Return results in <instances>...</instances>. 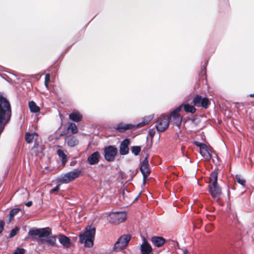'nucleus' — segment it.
I'll list each match as a JSON object with an SVG mask.
<instances>
[{
    "mask_svg": "<svg viewBox=\"0 0 254 254\" xmlns=\"http://www.w3.org/2000/svg\"><path fill=\"white\" fill-rule=\"evenodd\" d=\"M153 115H150L148 116H145L142 119V121L136 125H134L135 127H140L147 125L153 119Z\"/></svg>",
    "mask_w": 254,
    "mask_h": 254,
    "instance_id": "obj_18",
    "label": "nucleus"
},
{
    "mask_svg": "<svg viewBox=\"0 0 254 254\" xmlns=\"http://www.w3.org/2000/svg\"><path fill=\"white\" fill-rule=\"evenodd\" d=\"M183 106H184V105L182 104V105H180L179 106H178V107H177L174 111L178 113L179 111H180L182 110Z\"/></svg>",
    "mask_w": 254,
    "mask_h": 254,
    "instance_id": "obj_40",
    "label": "nucleus"
},
{
    "mask_svg": "<svg viewBox=\"0 0 254 254\" xmlns=\"http://www.w3.org/2000/svg\"><path fill=\"white\" fill-rule=\"evenodd\" d=\"M140 170L143 175V182L144 183L146 179L150 173L149 165L147 157H145L142 162L140 163Z\"/></svg>",
    "mask_w": 254,
    "mask_h": 254,
    "instance_id": "obj_10",
    "label": "nucleus"
},
{
    "mask_svg": "<svg viewBox=\"0 0 254 254\" xmlns=\"http://www.w3.org/2000/svg\"><path fill=\"white\" fill-rule=\"evenodd\" d=\"M20 210H21V209L18 208L12 209L10 211L9 213V221H11L12 218L15 215H16Z\"/></svg>",
    "mask_w": 254,
    "mask_h": 254,
    "instance_id": "obj_26",
    "label": "nucleus"
},
{
    "mask_svg": "<svg viewBox=\"0 0 254 254\" xmlns=\"http://www.w3.org/2000/svg\"><path fill=\"white\" fill-rule=\"evenodd\" d=\"M69 118L73 122H79L81 120L82 116L78 111L74 110L69 114Z\"/></svg>",
    "mask_w": 254,
    "mask_h": 254,
    "instance_id": "obj_17",
    "label": "nucleus"
},
{
    "mask_svg": "<svg viewBox=\"0 0 254 254\" xmlns=\"http://www.w3.org/2000/svg\"><path fill=\"white\" fill-rule=\"evenodd\" d=\"M50 80V74H46L45 75V82H44V83H45V85L47 87V88H48V84H49V82Z\"/></svg>",
    "mask_w": 254,
    "mask_h": 254,
    "instance_id": "obj_33",
    "label": "nucleus"
},
{
    "mask_svg": "<svg viewBox=\"0 0 254 254\" xmlns=\"http://www.w3.org/2000/svg\"><path fill=\"white\" fill-rule=\"evenodd\" d=\"M202 99V98L200 95H196L193 100V103L194 106L199 107Z\"/></svg>",
    "mask_w": 254,
    "mask_h": 254,
    "instance_id": "obj_27",
    "label": "nucleus"
},
{
    "mask_svg": "<svg viewBox=\"0 0 254 254\" xmlns=\"http://www.w3.org/2000/svg\"><path fill=\"white\" fill-rule=\"evenodd\" d=\"M118 150L115 145H108L103 149V155L105 159L108 162H113L118 153Z\"/></svg>",
    "mask_w": 254,
    "mask_h": 254,
    "instance_id": "obj_6",
    "label": "nucleus"
},
{
    "mask_svg": "<svg viewBox=\"0 0 254 254\" xmlns=\"http://www.w3.org/2000/svg\"><path fill=\"white\" fill-rule=\"evenodd\" d=\"M151 242L157 247H162L165 242V239L161 237L154 236L152 237Z\"/></svg>",
    "mask_w": 254,
    "mask_h": 254,
    "instance_id": "obj_16",
    "label": "nucleus"
},
{
    "mask_svg": "<svg viewBox=\"0 0 254 254\" xmlns=\"http://www.w3.org/2000/svg\"><path fill=\"white\" fill-rule=\"evenodd\" d=\"M199 152L202 156L206 160H209L211 158V155L208 150L207 145L203 147L201 149L199 150Z\"/></svg>",
    "mask_w": 254,
    "mask_h": 254,
    "instance_id": "obj_20",
    "label": "nucleus"
},
{
    "mask_svg": "<svg viewBox=\"0 0 254 254\" xmlns=\"http://www.w3.org/2000/svg\"><path fill=\"white\" fill-rule=\"evenodd\" d=\"M250 96L252 97H254V94H250Z\"/></svg>",
    "mask_w": 254,
    "mask_h": 254,
    "instance_id": "obj_45",
    "label": "nucleus"
},
{
    "mask_svg": "<svg viewBox=\"0 0 254 254\" xmlns=\"http://www.w3.org/2000/svg\"><path fill=\"white\" fill-rule=\"evenodd\" d=\"M29 107L30 111L32 113H37L40 112V108L33 101L29 102Z\"/></svg>",
    "mask_w": 254,
    "mask_h": 254,
    "instance_id": "obj_21",
    "label": "nucleus"
},
{
    "mask_svg": "<svg viewBox=\"0 0 254 254\" xmlns=\"http://www.w3.org/2000/svg\"><path fill=\"white\" fill-rule=\"evenodd\" d=\"M169 125V118L167 116L162 115L158 118L155 127L158 131L162 132L168 127Z\"/></svg>",
    "mask_w": 254,
    "mask_h": 254,
    "instance_id": "obj_7",
    "label": "nucleus"
},
{
    "mask_svg": "<svg viewBox=\"0 0 254 254\" xmlns=\"http://www.w3.org/2000/svg\"><path fill=\"white\" fill-rule=\"evenodd\" d=\"M82 171L79 169H74L63 176H61L58 179L59 182L62 184H66L77 178L81 174Z\"/></svg>",
    "mask_w": 254,
    "mask_h": 254,
    "instance_id": "obj_5",
    "label": "nucleus"
},
{
    "mask_svg": "<svg viewBox=\"0 0 254 254\" xmlns=\"http://www.w3.org/2000/svg\"><path fill=\"white\" fill-rule=\"evenodd\" d=\"M66 142L68 146L73 147L77 145L78 143V140L75 136H71L67 138Z\"/></svg>",
    "mask_w": 254,
    "mask_h": 254,
    "instance_id": "obj_19",
    "label": "nucleus"
},
{
    "mask_svg": "<svg viewBox=\"0 0 254 254\" xmlns=\"http://www.w3.org/2000/svg\"><path fill=\"white\" fill-rule=\"evenodd\" d=\"M207 63H205L204 64V66L203 69H202V72L204 71V73H206V66H207Z\"/></svg>",
    "mask_w": 254,
    "mask_h": 254,
    "instance_id": "obj_41",
    "label": "nucleus"
},
{
    "mask_svg": "<svg viewBox=\"0 0 254 254\" xmlns=\"http://www.w3.org/2000/svg\"><path fill=\"white\" fill-rule=\"evenodd\" d=\"M131 151L134 155L137 156L141 151V147L139 146H133L131 148Z\"/></svg>",
    "mask_w": 254,
    "mask_h": 254,
    "instance_id": "obj_30",
    "label": "nucleus"
},
{
    "mask_svg": "<svg viewBox=\"0 0 254 254\" xmlns=\"http://www.w3.org/2000/svg\"><path fill=\"white\" fill-rule=\"evenodd\" d=\"M183 254H188V251L187 250H184L183 252Z\"/></svg>",
    "mask_w": 254,
    "mask_h": 254,
    "instance_id": "obj_44",
    "label": "nucleus"
},
{
    "mask_svg": "<svg viewBox=\"0 0 254 254\" xmlns=\"http://www.w3.org/2000/svg\"><path fill=\"white\" fill-rule=\"evenodd\" d=\"M38 145V139H37V138H35V143H34V146L35 147H37V146Z\"/></svg>",
    "mask_w": 254,
    "mask_h": 254,
    "instance_id": "obj_43",
    "label": "nucleus"
},
{
    "mask_svg": "<svg viewBox=\"0 0 254 254\" xmlns=\"http://www.w3.org/2000/svg\"><path fill=\"white\" fill-rule=\"evenodd\" d=\"M172 118L174 119L177 117H182L178 112L173 111L171 113Z\"/></svg>",
    "mask_w": 254,
    "mask_h": 254,
    "instance_id": "obj_36",
    "label": "nucleus"
},
{
    "mask_svg": "<svg viewBox=\"0 0 254 254\" xmlns=\"http://www.w3.org/2000/svg\"><path fill=\"white\" fill-rule=\"evenodd\" d=\"M25 250L23 248H17L13 254H24Z\"/></svg>",
    "mask_w": 254,
    "mask_h": 254,
    "instance_id": "obj_34",
    "label": "nucleus"
},
{
    "mask_svg": "<svg viewBox=\"0 0 254 254\" xmlns=\"http://www.w3.org/2000/svg\"><path fill=\"white\" fill-rule=\"evenodd\" d=\"M236 179L239 184H240V185H241L243 186H245V184H246L245 180L243 178H241L240 176L236 175Z\"/></svg>",
    "mask_w": 254,
    "mask_h": 254,
    "instance_id": "obj_31",
    "label": "nucleus"
},
{
    "mask_svg": "<svg viewBox=\"0 0 254 254\" xmlns=\"http://www.w3.org/2000/svg\"><path fill=\"white\" fill-rule=\"evenodd\" d=\"M59 242L65 248H68L71 246L70 240L69 238L64 235H60L59 237Z\"/></svg>",
    "mask_w": 254,
    "mask_h": 254,
    "instance_id": "obj_15",
    "label": "nucleus"
},
{
    "mask_svg": "<svg viewBox=\"0 0 254 254\" xmlns=\"http://www.w3.org/2000/svg\"><path fill=\"white\" fill-rule=\"evenodd\" d=\"M68 130L71 131L72 133H76L78 131L77 126L74 123H69L68 127H67Z\"/></svg>",
    "mask_w": 254,
    "mask_h": 254,
    "instance_id": "obj_25",
    "label": "nucleus"
},
{
    "mask_svg": "<svg viewBox=\"0 0 254 254\" xmlns=\"http://www.w3.org/2000/svg\"><path fill=\"white\" fill-rule=\"evenodd\" d=\"M4 225V222L2 220H0V233H1L3 230Z\"/></svg>",
    "mask_w": 254,
    "mask_h": 254,
    "instance_id": "obj_38",
    "label": "nucleus"
},
{
    "mask_svg": "<svg viewBox=\"0 0 254 254\" xmlns=\"http://www.w3.org/2000/svg\"><path fill=\"white\" fill-rule=\"evenodd\" d=\"M52 230L49 227L43 228H32L28 231V235L35 240L34 236H38L40 239L38 242L40 244H46L48 246L55 247L56 245L57 237L51 236Z\"/></svg>",
    "mask_w": 254,
    "mask_h": 254,
    "instance_id": "obj_1",
    "label": "nucleus"
},
{
    "mask_svg": "<svg viewBox=\"0 0 254 254\" xmlns=\"http://www.w3.org/2000/svg\"><path fill=\"white\" fill-rule=\"evenodd\" d=\"M60 190V185H57L54 188L50 190V193H55Z\"/></svg>",
    "mask_w": 254,
    "mask_h": 254,
    "instance_id": "obj_37",
    "label": "nucleus"
},
{
    "mask_svg": "<svg viewBox=\"0 0 254 254\" xmlns=\"http://www.w3.org/2000/svg\"><path fill=\"white\" fill-rule=\"evenodd\" d=\"M217 178V171H214L210 174L208 185L209 192L213 197H219L221 194V189L218 185Z\"/></svg>",
    "mask_w": 254,
    "mask_h": 254,
    "instance_id": "obj_4",
    "label": "nucleus"
},
{
    "mask_svg": "<svg viewBox=\"0 0 254 254\" xmlns=\"http://www.w3.org/2000/svg\"><path fill=\"white\" fill-rule=\"evenodd\" d=\"M96 229L90 225L87 226L85 229L83 234L79 235L80 242L84 244V246L91 248L93 246V241L95 238Z\"/></svg>",
    "mask_w": 254,
    "mask_h": 254,
    "instance_id": "obj_3",
    "label": "nucleus"
},
{
    "mask_svg": "<svg viewBox=\"0 0 254 254\" xmlns=\"http://www.w3.org/2000/svg\"><path fill=\"white\" fill-rule=\"evenodd\" d=\"M100 158V155L98 151H95L87 157V162L91 165H93L98 163Z\"/></svg>",
    "mask_w": 254,
    "mask_h": 254,
    "instance_id": "obj_13",
    "label": "nucleus"
},
{
    "mask_svg": "<svg viewBox=\"0 0 254 254\" xmlns=\"http://www.w3.org/2000/svg\"><path fill=\"white\" fill-rule=\"evenodd\" d=\"M194 144L196 146L199 147V150L201 149L203 147H204V146L206 145V144L203 143H201L198 141L195 142Z\"/></svg>",
    "mask_w": 254,
    "mask_h": 254,
    "instance_id": "obj_35",
    "label": "nucleus"
},
{
    "mask_svg": "<svg viewBox=\"0 0 254 254\" xmlns=\"http://www.w3.org/2000/svg\"><path fill=\"white\" fill-rule=\"evenodd\" d=\"M135 128L134 125L130 124H124L120 123L117 125L114 128L120 132H123L127 130L132 129Z\"/></svg>",
    "mask_w": 254,
    "mask_h": 254,
    "instance_id": "obj_12",
    "label": "nucleus"
},
{
    "mask_svg": "<svg viewBox=\"0 0 254 254\" xmlns=\"http://www.w3.org/2000/svg\"><path fill=\"white\" fill-rule=\"evenodd\" d=\"M184 108L187 113L193 114L196 111V109L193 106L190 105L189 104L184 105Z\"/></svg>",
    "mask_w": 254,
    "mask_h": 254,
    "instance_id": "obj_24",
    "label": "nucleus"
},
{
    "mask_svg": "<svg viewBox=\"0 0 254 254\" xmlns=\"http://www.w3.org/2000/svg\"><path fill=\"white\" fill-rule=\"evenodd\" d=\"M140 248L142 254H150L152 250L151 246L144 238H143V243L141 245Z\"/></svg>",
    "mask_w": 254,
    "mask_h": 254,
    "instance_id": "obj_14",
    "label": "nucleus"
},
{
    "mask_svg": "<svg viewBox=\"0 0 254 254\" xmlns=\"http://www.w3.org/2000/svg\"><path fill=\"white\" fill-rule=\"evenodd\" d=\"M130 238V235H124L120 237L115 244L114 250L116 252L120 251L127 245Z\"/></svg>",
    "mask_w": 254,
    "mask_h": 254,
    "instance_id": "obj_8",
    "label": "nucleus"
},
{
    "mask_svg": "<svg viewBox=\"0 0 254 254\" xmlns=\"http://www.w3.org/2000/svg\"><path fill=\"white\" fill-rule=\"evenodd\" d=\"M18 230H19V228L18 226H16L14 228L12 229L10 231V233L9 235V237L12 238L14 236H15L17 234V231H18Z\"/></svg>",
    "mask_w": 254,
    "mask_h": 254,
    "instance_id": "obj_32",
    "label": "nucleus"
},
{
    "mask_svg": "<svg viewBox=\"0 0 254 254\" xmlns=\"http://www.w3.org/2000/svg\"><path fill=\"white\" fill-rule=\"evenodd\" d=\"M149 133L151 137H153L155 133V131L154 129H151L149 130Z\"/></svg>",
    "mask_w": 254,
    "mask_h": 254,
    "instance_id": "obj_39",
    "label": "nucleus"
},
{
    "mask_svg": "<svg viewBox=\"0 0 254 254\" xmlns=\"http://www.w3.org/2000/svg\"><path fill=\"white\" fill-rule=\"evenodd\" d=\"M57 154L62 158V163L63 165H65L67 161V156L64 153V151L61 149L57 150Z\"/></svg>",
    "mask_w": 254,
    "mask_h": 254,
    "instance_id": "obj_23",
    "label": "nucleus"
},
{
    "mask_svg": "<svg viewBox=\"0 0 254 254\" xmlns=\"http://www.w3.org/2000/svg\"><path fill=\"white\" fill-rule=\"evenodd\" d=\"M139 196V195H138V196L135 198V200H137V199L138 198Z\"/></svg>",
    "mask_w": 254,
    "mask_h": 254,
    "instance_id": "obj_46",
    "label": "nucleus"
},
{
    "mask_svg": "<svg viewBox=\"0 0 254 254\" xmlns=\"http://www.w3.org/2000/svg\"><path fill=\"white\" fill-rule=\"evenodd\" d=\"M126 219L125 213L115 212L110 214L108 217L109 220L112 223L119 224Z\"/></svg>",
    "mask_w": 254,
    "mask_h": 254,
    "instance_id": "obj_9",
    "label": "nucleus"
},
{
    "mask_svg": "<svg viewBox=\"0 0 254 254\" xmlns=\"http://www.w3.org/2000/svg\"><path fill=\"white\" fill-rule=\"evenodd\" d=\"M172 120L173 125L179 128L182 124V117H177L176 118L172 119Z\"/></svg>",
    "mask_w": 254,
    "mask_h": 254,
    "instance_id": "obj_28",
    "label": "nucleus"
},
{
    "mask_svg": "<svg viewBox=\"0 0 254 254\" xmlns=\"http://www.w3.org/2000/svg\"><path fill=\"white\" fill-rule=\"evenodd\" d=\"M35 137H38V134L36 132H34L31 134L29 132H27L25 134V140L28 143H30L32 142L33 140L34 139Z\"/></svg>",
    "mask_w": 254,
    "mask_h": 254,
    "instance_id": "obj_22",
    "label": "nucleus"
},
{
    "mask_svg": "<svg viewBox=\"0 0 254 254\" xmlns=\"http://www.w3.org/2000/svg\"><path fill=\"white\" fill-rule=\"evenodd\" d=\"M32 201H29L28 202H27L25 205L27 206V207H30L32 205Z\"/></svg>",
    "mask_w": 254,
    "mask_h": 254,
    "instance_id": "obj_42",
    "label": "nucleus"
},
{
    "mask_svg": "<svg viewBox=\"0 0 254 254\" xmlns=\"http://www.w3.org/2000/svg\"><path fill=\"white\" fill-rule=\"evenodd\" d=\"M209 104V102L207 98L204 97L202 98V100L201 101L199 107H202L205 109L207 108L208 107V105Z\"/></svg>",
    "mask_w": 254,
    "mask_h": 254,
    "instance_id": "obj_29",
    "label": "nucleus"
},
{
    "mask_svg": "<svg viewBox=\"0 0 254 254\" xmlns=\"http://www.w3.org/2000/svg\"><path fill=\"white\" fill-rule=\"evenodd\" d=\"M130 143L129 138L124 139L121 143L119 147V152L121 155H125L129 152V145Z\"/></svg>",
    "mask_w": 254,
    "mask_h": 254,
    "instance_id": "obj_11",
    "label": "nucleus"
},
{
    "mask_svg": "<svg viewBox=\"0 0 254 254\" xmlns=\"http://www.w3.org/2000/svg\"><path fill=\"white\" fill-rule=\"evenodd\" d=\"M11 116V109L9 101L0 95V125L8 123Z\"/></svg>",
    "mask_w": 254,
    "mask_h": 254,
    "instance_id": "obj_2",
    "label": "nucleus"
}]
</instances>
